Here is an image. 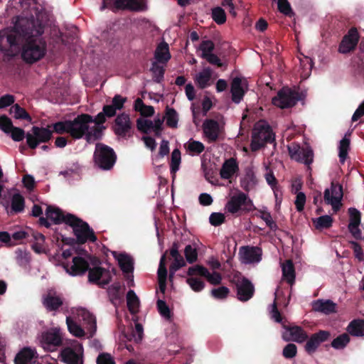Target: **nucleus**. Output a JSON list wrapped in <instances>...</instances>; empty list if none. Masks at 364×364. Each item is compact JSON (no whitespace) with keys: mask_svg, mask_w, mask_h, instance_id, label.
Masks as SVG:
<instances>
[{"mask_svg":"<svg viewBox=\"0 0 364 364\" xmlns=\"http://www.w3.org/2000/svg\"><path fill=\"white\" fill-rule=\"evenodd\" d=\"M33 0H11L10 6L22 14L17 17L13 29L0 32V50L10 55L13 48L23 42L22 58L29 63L42 59L47 51L44 32V14L40 12Z\"/></svg>","mask_w":364,"mask_h":364,"instance_id":"1","label":"nucleus"},{"mask_svg":"<svg viewBox=\"0 0 364 364\" xmlns=\"http://www.w3.org/2000/svg\"><path fill=\"white\" fill-rule=\"evenodd\" d=\"M94 122L92 115H77L73 120H64L52 124L53 131L58 134H68L74 139L85 136L87 141L91 138L90 124Z\"/></svg>","mask_w":364,"mask_h":364,"instance_id":"2","label":"nucleus"},{"mask_svg":"<svg viewBox=\"0 0 364 364\" xmlns=\"http://www.w3.org/2000/svg\"><path fill=\"white\" fill-rule=\"evenodd\" d=\"M68 225L73 228V234L76 237L77 245H83L87 241L95 242L97 238L87 222L83 221L75 215H69Z\"/></svg>","mask_w":364,"mask_h":364,"instance_id":"3","label":"nucleus"},{"mask_svg":"<svg viewBox=\"0 0 364 364\" xmlns=\"http://www.w3.org/2000/svg\"><path fill=\"white\" fill-rule=\"evenodd\" d=\"M94 160L101 169L110 170L116 162L117 155L110 146L97 143L94 152Z\"/></svg>","mask_w":364,"mask_h":364,"instance_id":"4","label":"nucleus"},{"mask_svg":"<svg viewBox=\"0 0 364 364\" xmlns=\"http://www.w3.org/2000/svg\"><path fill=\"white\" fill-rule=\"evenodd\" d=\"M252 205V202L247 195L240 191L230 197L225 206V209L227 213L240 215L243 212H250Z\"/></svg>","mask_w":364,"mask_h":364,"instance_id":"5","label":"nucleus"},{"mask_svg":"<svg viewBox=\"0 0 364 364\" xmlns=\"http://www.w3.org/2000/svg\"><path fill=\"white\" fill-rule=\"evenodd\" d=\"M274 139L273 134L268 125H257L252 133L251 149L254 151H258L266 144L272 143Z\"/></svg>","mask_w":364,"mask_h":364,"instance_id":"6","label":"nucleus"},{"mask_svg":"<svg viewBox=\"0 0 364 364\" xmlns=\"http://www.w3.org/2000/svg\"><path fill=\"white\" fill-rule=\"evenodd\" d=\"M136 120L137 129L144 134H149L154 132L156 137H160L164 130V123L165 117L160 118L159 117L155 118L154 120L146 119L147 117L152 115H141Z\"/></svg>","mask_w":364,"mask_h":364,"instance_id":"7","label":"nucleus"},{"mask_svg":"<svg viewBox=\"0 0 364 364\" xmlns=\"http://www.w3.org/2000/svg\"><path fill=\"white\" fill-rule=\"evenodd\" d=\"M301 99V95L295 90L289 87H283L277 95L272 98L274 106L282 109L289 108L296 105Z\"/></svg>","mask_w":364,"mask_h":364,"instance_id":"8","label":"nucleus"},{"mask_svg":"<svg viewBox=\"0 0 364 364\" xmlns=\"http://www.w3.org/2000/svg\"><path fill=\"white\" fill-rule=\"evenodd\" d=\"M50 127H53L52 124L48 128L33 126L31 129L32 133L28 132L26 135L28 146L31 149H35L40 143L48 142L52 138L53 132H55L53 130H50Z\"/></svg>","mask_w":364,"mask_h":364,"instance_id":"9","label":"nucleus"},{"mask_svg":"<svg viewBox=\"0 0 364 364\" xmlns=\"http://www.w3.org/2000/svg\"><path fill=\"white\" fill-rule=\"evenodd\" d=\"M40 342L47 351H55L63 345V336L59 328H53L41 333Z\"/></svg>","mask_w":364,"mask_h":364,"instance_id":"10","label":"nucleus"},{"mask_svg":"<svg viewBox=\"0 0 364 364\" xmlns=\"http://www.w3.org/2000/svg\"><path fill=\"white\" fill-rule=\"evenodd\" d=\"M106 8L142 11L146 8V0H103L101 10Z\"/></svg>","mask_w":364,"mask_h":364,"instance_id":"11","label":"nucleus"},{"mask_svg":"<svg viewBox=\"0 0 364 364\" xmlns=\"http://www.w3.org/2000/svg\"><path fill=\"white\" fill-rule=\"evenodd\" d=\"M288 151L292 159L303 163L308 166L309 168H310L309 166L314 161V152L310 147L301 148L299 144L292 143L288 146Z\"/></svg>","mask_w":364,"mask_h":364,"instance_id":"12","label":"nucleus"},{"mask_svg":"<svg viewBox=\"0 0 364 364\" xmlns=\"http://www.w3.org/2000/svg\"><path fill=\"white\" fill-rule=\"evenodd\" d=\"M343 186L339 183L332 182L331 188H326L324 191V200L328 205L332 206L333 210L337 212L341 206V200L343 198Z\"/></svg>","mask_w":364,"mask_h":364,"instance_id":"13","label":"nucleus"},{"mask_svg":"<svg viewBox=\"0 0 364 364\" xmlns=\"http://www.w3.org/2000/svg\"><path fill=\"white\" fill-rule=\"evenodd\" d=\"M112 128L114 134L122 138L131 137L134 134L129 115H117Z\"/></svg>","mask_w":364,"mask_h":364,"instance_id":"14","label":"nucleus"},{"mask_svg":"<svg viewBox=\"0 0 364 364\" xmlns=\"http://www.w3.org/2000/svg\"><path fill=\"white\" fill-rule=\"evenodd\" d=\"M331 338L330 331L326 330H319L318 331L313 333L307 339L304 346L305 351L311 355L314 353L320 345L326 341H328Z\"/></svg>","mask_w":364,"mask_h":364,"instance_id":"15","label":"nucleus"},{"mask_svg":"<svg viewBox=\"0 0 364 364\" xmlns=\"http://www.w3.org/2000/svg\"><path fill=\"white\" fill-rule=\"evenodd\" d=\"M87 271L89 282L96 284L101 287L107 285L112 280L109 271L103 267H95L89 268Z\"/></svg>","mask_w":364,"mask_h":364,"instance_id":"16","label":"nucleus"},{"mask_svg":"<svg viewBox=\"0 0 364 364\" xmlns=\"http://www.w3.org/2000/svg\"><path fill=\"white\" fill-rule=\"evenodd\" d=\"M200 115H193V122L196 126H200L203 134L210 141H215L218 139L220 131L219 124L214 119H205L201 124H198L197 120Z\"/></svg>","mask_w":364,"mask_h":364,"instance_id":"17","label":"nucleus"},{"mask_svg":"<svg viewBox=\"0 0 364 364\" xmlns=\"http://www.w3.org/2000/svg\"><path fill=\"white\" fill-rule=\"evenodd\" d=\"M239 254L242 262L245 264L257 263L262 259V250L257 246H243L240 248Z\"/></svg>","mask_w":364,"mask_h":364,"instance_id":"18","label":"nucleus"},{"mask_svg":"<svg viewBox=\"0 0 364 364\" xmlns=\"http://www.w3.org/2000/svg\"><path fill=\"white\" fill-rule=\"evenodd\" d=\"M237 297L241 301H247L254 295L255 287L252 283L246 277H242L235 284Z\"/></svg>","mask_w":364,"mask_h":364,"instance_id":"19","label":"nucleus"},{"mask_svg":"<svg viewBox=\"0 0 364 364\" xmlns=\"http://www.w3.org/2000/svg\"><path fill=\"white\" fill-rule=\"evenodd\" d=\"M247 90L248 84L246 79L240 77L233 78L230 89L232 101L236 104L240 103Z\"/></svg>","mask_w":364,"mask_h":364,"instance_id":"20","label":"nucleus"},{"mask_svg":"<svg viewBox=\"0 0 364 364\" xmlns=\"http://www.w3.org/2000/svg\"><path fill=\"white\" fill-rule=\"evenodd\" d=\"M66 272L72 276H80L85 274L90 268L87 261L82 257L76 256L73 258V264H63Z\"/></svg>","mask_w":364,"mask_h":364,"instance_id":"21","label":"nucleus"},{"mask_svg":"<svg viewBox=\"0 0 364 364\" xmlns=\"http://www.w3.org/2000/svg\"><path fill=\"white\" fill-rule=\"evenodd\" d=\"M359 40V36L355 28H351L349 30L348 33L343 37L340 46L338 50L341 53H347L353 50Z\"/></svg>","mask_w":364,"mask_h":364,"instance_id":"22","label":"nucleus"},{"mask_svg":"<svg viewBox=\"0 0 364 364\" xmlns=\"http://www.w3.org/2000/svg\"><path fill=\"white\" fill-rule=\"evenodd\" d=\"M46 217L52 220L55 224H60L65 223L68 225V218L69 215H73L71 213H67L66 215L58 208L53 206H48L46 211Z\"/></svg>","mask_w":364,"mask_h":364,"instance_id":"23","label":"nucleus"},{"mask_svg":"<svg viewBox=\"0 0 364 364\" xmlns=\"http://www.w3.org/2000/svg\"><path fill=\"white\" fill-rule=\"evenodd\" d=\"M114 258L118 261L119 266L124 273L129 274L134 271V259L133 258L126 254H117L116 252H113Z\"/></svg>","mask_w":364,"mask_h":364,"instance_id":"24","label":"nucleus"},{"mask_svg":"<svg viewBox=\"0 0 364 364\" xmlns=\"http://www.w3.org/2000/svg\"><path fill=\"white\" fill-rule=\"evenodd\" d=\"M239 166L237 161L234 158L227 159L223 163L220 171V177L223 179H229L233 176V175L238 171Z\"/></svg>","mask_w":364,"mask_h":364,"instance_id":"25","label":"nucleus"},{"mask_svg":"<svg viewBox=\"0 0 364 364\" xmlns=\"http://www.w3.org/2000/svg\"><path fill=\"white\" fill-rule=\"evenodd\" d=\"M43 305L48 311H56L63 304V299L50 292L43 298Z\"/></svg>","mask_w":364,"mask_h":364,"instance_id":"26","label":"nucleus"},{"mask_svg":"<svg viewBox=\"0 0 364 364\" xmlns=\"http://www.w3.org/2000/svg\"><path fill=\"white\" fill-rule=\"evenodd\" d=\"M36 358V350L30 348H23L15 357V364H32Z\"/></svg>","mask_w":364,"mask_h":364,"instance_id":"27","label":"nucleus"},{"mask_svg":"<svg viewBox=\"0 0 364 364\" xmlns=\"http://www.w3.org/2000/svg\"><path fill=\"white\" fill-rule=\"evenodd\" d=\"M62 360L66 364H83L82 358L71 348L67 347L60 352Z\"/></svg>","mask_w":364,"mask_h":364,"instance_id":"28","label":"nucleus"},{"mask_svg":"<svg viewBox=\"0 0 364 364\" xmlns=\"http://www.w3.org/2000/svg\"><path fill=\"white\" fill-rule=\"evenodd\" d=\"M156 63L166 64L171 58L168 45L165 43H161L156 48L154 53Z\"/></svg>","mask_w":364,"mask_h":364,"instance_id":"29","label":"nucleus"},{"mask_svg":"<svg viewBox=\"0 0 364 364\" xmlns=\"http://www.w3.org/2000/svg\"><path fill=\"white\" fill-rule=\"evenodd\" d=\"M212 70L208 68H204L194 76L196 83L200 88H205L211 84Z\"/></svg>","mask_w":364,"mask_h":364,"instance_id":"30","label":"nucleus"},{"mask_svg":"<svg viewBox=\"0 0 364 364\" xmlns=\"http://www.w3.org/2000/svg\"><path fill=\"white\" fill-rule=\"evenodd\" d=\"M282 277L289 284L292 285L295 282V268L293 262L291 259L286 260L282 264Z\"/></svg>","mask_w":364,"mask_h":364,"instance_id":"31","label":"nucleus"},{"mask_svg":"<svg viewBox=\"0 0 364 364\" xmlns=\"http://www.w3.org/2000/svg\"><path fill=\"white\" fill-rule=\"evenodd\" d=\"M113 115H96V117L94 119L92 123H95V125L92 127V130L90 131L91 132V137L92 136V140L99 139L101 138L102 135V130L105 129V127L102 125L106 121V117H112Z\"/></svg>","mask_w":364,"mask_h":364,"instance_id":"32","label":"nucleus"},{"mask_svg":"<svg viewBox=\"0 0 364 364\" xmlns=\"http://www.w3.org/2000/svg\"><path fill=\"white\" fill-rule=\"evenodd\" d=\"M126 101V97L119 95H115L112 99V105L104 107L102 114H115L117 111L122 109Z\"/></svg>","mask_w":364,"mask_h":364,"instance_id":"33","label":"nucleus"},{"mask_svg":"<svg viewBox=\"0 0 364 364\" xmlns=\"http://www.w3.org/2000/svg\"><path fill=\"white\" fill-rule=\"evenodd\" d=\"M313 309L316 311L329 314L336 311V304L331 300H317L314 303Z\"/></svg>","mask_w":364,"mask_h":364,"instance_id":"34","label":"nucleus"},{"mask_svg":"<svg viewBox=\"0 0 364 364\" xmlns=\"http://www.w3.org/2000/svg\"><path fill=\"white\" fill-rule=\"evenodd\" d=\"M285 328L290 333V335L292 337V340L295 342L301 343L308 339V335L306 332L300 326H286Z\"/></svg>","mask_w":364,"mask_h":364,"instance_id":"35","label":"nucleus"},{"mask_svg":"<svg viewBox=\"0 0 364 364\" xmlns=\"http://www.w3.org/2000/svg\"><path fill=\"white\" fill-rule=\"evenodd\" d=\"M83 321L86 323V328L90 333V337H92L97 331V322L95 316L88 311H84L82 314Z\"/></svg>","mask_w":364,"mask_h":364,"instance_id":"36","label":"nucleus"},{"mask_svg":"<svg viewBox=\"0 0 364 364\" xmlns=\"http://www.w3.org/2000/svg\"><path fill=\"white\" fill-rule=\"evenodd\" d=\"M127 304L129 312L135 314L139 311V299L133 290H129L127 294Z\"/></svg>","mask_w":364,"mask_h":364,"instance_id":"37","label":"nucleus"},{"mask_svg":"<svg viewBox=\"0 0 364 364\" xmlns=\"http://www.w3.org/2000/svg\"><path fill=\"white\" fill-rule=\"evenodd\" d=\"M347 331L351 336H364V321L353 320L349 323Z\"/></svg>","mask_w":364,"mask_h":364,"instance_id":"38","label":"nucleus"},{"mask_svg":"<svg viewBox=\"0 0 364 364\" xmlns=\"http://www.w3.org/2000/svg\"><path fill=\"white\" fill-rule=\"evenodd\" d=\"M186 151L190 155H199L205 150V146L200 141L191 139L186 144H184Z\"/></svg>","mask_w":364,"mask_h":364,"instance_id":"39","label":"nucleus"},{"mask_svg":"<svg viewBox=\"0 0 364 364\" xmlns=\"http://www.w3.org/2000/svg\"><path fill=\"white\" fill-rule=\"evenodd\" d=\"M313 223L317 230L327 229L332 226L333 218L330 215H325L313 219Z\"/></svg>","mask_w":364,"mask_h":364,"instance_id":"40","label":"nucleus"},{"mask_svg":"<svg viewBox=\"0 0 364 364\" xmlns=\"http://www.w3.org/2000/svg\"><path fill=\"white\" fill-rule=\"evenodd\" d=\"M66 323L69 332L77 338L83 337L85 335L84 329L75 322L70 317L66 318Z\"/></svg>","mask_w":364,"mask_h":364,"instance_id":"41","label":"nucleus"},{"mask_svg":"<svg viewBox=\"0 0 364 364\" xmlns=\"http://www.w3.org/2000/svg\"><path fill=\"white\" fill-rule=\"evenodd\" d=\"M17 263L21 266H26L31 261V254L26 249L18 248L15 251Z\"/></svg>","mask_w":364,"mask_h":364,"instance_id":"42","label":"nucleus"},{"mask_svg":"<svg viewBox=\"0 0 364 364\" xmlns=\"http://www.w3.org/2000/svg\"><path fill=\"white\" fill-rule=\"evenodd\" d=\"M300 65L301 67V77L304 79L307 78L311 72L313 67V62L311 58L307 56L299 58Z\"/></svg>","mask_w":364,"mask_h":364,"instance_id":"43","label":"nucleus"},{"mask_svg":"<svg viewBox=\"0 0 364 364\" xmlns=\"http://www.w3.org/2000/svg\"><path fill=\"white\" fill-rule=\"evenodd\" d=\"M25 207L24 198L20 193H15L11 198V210L16 213H21Z\"/></svg>","mask_w":364,"mask_h":364,"instance_id":"44","label":"nucleus"},{"mask_svg":"<svg viewBox=\"0 0 364 364\" xmlns=\"http://www.w3.org/2000/svg\"><path fill=\"white\" fill-rule=\"evenodd\" d=\"M181 161V151H179V149H176L171 153L170 163V171L171 173L173 174V176H175L176 173L178 171Z\"/></svg>","mask_w":364,"mask_h":364,"instance_id":"45","label":"nucleus"},{"mask_svg":"<svg viewBox=\"0 0 364 364\" xmlns=\"http://www.w3.org/2000/svg\"><path fill=\"white\" fill-rule=\"evenodd\" d=\"M350 140L347 139H342L340 141L338 146V157L341 164H344L347 159L348 151L350 149Z\"/></svg>","mask_w":364,"mask_h":364,"instance_id":"46","label":"nucleus"},{"mask_svg":"<svg viewBox=\"0 0 364 364\" xmlns=\"http://www.w3.org/2000/svg\"><path fill=\"white\" fill-rule=\"evenodd\" d=\"M350 342V337L347 333H343L334 338L331 346L335 349H343Z\"/></svg>","mask_w":364,"mask_h":364,"instance_id":"47","label":"nucleus"},{"mask_svg":"<svg viewBox=\"0 0 364 364\" xmlns=\"http://www.w3.org/2000/svg\"><path fill=\"white\" fill-rule=\"evenodd\" d=\"M184 255L186 261L190 264L194 263L198 259L197 249L196 247H193L191 245H188L186 246L184 250Z\"/></svg>","mask_w":364,"mask_h":364,"instance_id":"48","label":"nucleus"},{"mask_svg":"<svg viewBox=\"0 0 364 364\" xmlns=\"http://www.w3.org/2000/svg\"><path fill=\"white\" fill-rule=\"evenodd\" d=\"M349 214L348 225L355 226L360 225L361 220L360 212L355 208H350L348 210Z\"/></svg>","mask_w":364,"mask_h":364,"instance_id":"49","label":"nucleus"},{"mask_svg":"<svg viewBox=\"0 0 364 364\" xmlns=\"http://www.w3.org/2000/svg\"><path fill=\"white\" fill-rule=\"evenodd\" d=\"M214 48V43L211 41H203L199 47V50L201 51V57L204 59L207 58L213 53Z\"/></svg>","mask_w":364,"mask_h":364,"instance_id":"50","label":"nucleus"},{"mask_svg":"<svg viewBox=\"0 0 364 364\" xmlns=\"http://www.w3.org/2000/svg\"><path fill=\"white\" fill-rule=\"evenodd\" d=\"M159 63H153L151 71L153 75V78L157 82H161L164 78V68L159 64Z\"/></svg>","mask_w":364,"mask_h":364,"instance_id":"51","label":"nucleus"},{"mask_svg":"<svg viewBox=\"0 0 364 364\" xmlns=\"http://www.w3.org/2000/svg\"><path fill=\"white\" fill-rule=\"evenodd\" d=\"M134 110L139 114H154V109L151 106H146L139 98L136 99L134 102Z\"/></svg>","mask_w":364,"mask_h":364,"instance_id":"52","label":"nucleus"},{"mask_svg":"<svg viewBox=\"0 0 364 364\" xmlns=\"http://www.w3.org/2000/svg\"><path fill=\"white\" fill-rule=\"evenodd\" d=\"M191 289L196 292L202 291L205 288V282L197 277H189L186 280Z\"/></svg>","mask_w":364,"mask_h":364,"instance_id":"53","label":"nucleus"},{"mask_svg":"<svg viewBox=\"0 0 364 364\" xmlns=\"http://www.w3.org/2000/svg\"><path fill=\"white\" fill-rule=\"evenodd\" d=\"M166 256L163 255L160 259L159 265L157 271L158 280H166L167 269L166 267Z\"/></svg>","mask_w":364,"mask_h":364,"instance_id":"54","label":"nucleus"},{"mask_svg":"<svg viewBox=\"0 0 364 364\" xmlns=\"http://www.w3.org/2000/svg\"><path fill=\"white\" fill-rule=\"evenodd\" d=\"M211 296L216 299H225L230 294V289L226 287H220L211 290Z\"/></svg>","mask_w":364,"mask_h":364,"instance_id":"55","label":"nucleus"},{"mask_svg":"<svg viewBox=\"0 0 364 364\" xmlns=\"http://www.w3.org/2000/svg\"><path fill=\"white\" fill-rule=\"evenodd\" d=\"M187 274L189 276L199 275L205 277L206 274H208V269L202 265L196 264L190 267L188 269Z\"/></svg>","mask_w":364,"mask_h":364,"instance_id":"56","label":"nucleus"},{"mask_svg":"<svg viewBox=\"0 0 364 364\" xmlns=\"http://www.w3.org/2000/svg\"><path fill=\"white\" fill-rule=\"evenodd\" d=\"M157 309L160 314L166 319H169L171 317V313L168 306L162 299H158L156 302Z\"/></svg>","mask_w":364,"mask_h":364,"instance_id":"57","label":"nucleus"},{"mask_svg":"<svg viewBox=\"0 0 364 364\" xmlns=\"http://www.w3.org/2000/svg\"><path fill=\"white\" fill-rule=\"evenodd\" d=\"M213 19L218 24H223L226 21V15L224 10L220 7L215 8L212 10Z\"/></svg>","mask_w":364,"mask_h":364,"instance_id":"58","label":"nucleus"},{"mask_svg":"<svg viewBox=\"0 0 364 364\" xmlns=\"http://www.w3.org/2000/svg\"><path fill=\"white\" fill-rule=\"evenodd\" d=\"M277 6L279 11L284 15L291 16L294 14L287 0H277Z\"/></svg>","mask_w":364,"mask_h":364,"instance_id":"59","label":"nucleus"},{"mask_svg":"<svg viewBox=\"0 0 364 364\" xmlns=\"http://www.w3.org/2000/svg\"><path fill=\"white\" fill-rule=\"evenodd\" d=\"M297 353V347L294 343L287 344L283 349L282 355L285 358L291 359L294 358Z\"/></svg>","mask_w":364,"mask_h":364,"instance_id":"60","label":"nucleus"},{"mask_svg":"<svg viewBox=\"0 0 364 364\" xmlns=\"http://www.w3.org/2000/svg\"><path fill=\"white\" fill-rule=\"evenodd\" d=\"M260 218L265 222L267 226L272 230L277 229V223L272 220L270 213L267 211H262Z\"/></svg>","mask_w":364,"mask_h":364,"instance_id":"61","label":"nucleus"},{"mask_svg":"<svg viewBox=\"0 0 364 364\" xmlns=\"http://www.w3.org/2000/svg\"><path fill=\"white\" fill-rule=\"evenodd\" d=\"M14 125L11 120L6 117V115L0 116V129L5 133L9 134Z\"/></svg>","mask_w":364,"mask_h":364,"instance_id":"62","label":"nucleus"},{"mask_svg":"<svg viewBox=\"0 0 364 364\" xmlns=\"http://www.w3.org/2000/svg\"><path fill=\"white\" fill-rule=\"evenodd\" d=\"M225 220V215L221 213H213L209 218L210 223L215 227L222 225Z\"/></svg>","mask_w":364,"mask_h":364,"instance_id":"63","label":"nucleus"},{"mask_svg":"<svg viewBox=\"0 0 364 364\" xmlns=\"http://www.w3.org/2000/svg\"><path fill=\"white\" fill-rule=\"evenodd\" d=\"M97 364H116L114 358L108 353H100L96 360Z\"/></svg>","mask_w":364,"mask_h":364,"instance_id":"64","label":"nucleus"}]
</instances>
